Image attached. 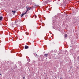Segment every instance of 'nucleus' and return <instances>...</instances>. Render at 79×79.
Wrapping results in <instances>:
<instances>
[{
    "label": "nucleus",
    "instance_id": "nucleus-1",
    "mask_svg": "<svg viewBox=\"0 0 79 79\" xmlns=\"http://www.w3.org/2000/svg\"><path fill=\"white\" fill-rule=\"evenodd\" d=\"M15 24L18 27L19 26H20V23L18 22V21H15Z\"/></svg>",
    "mask_w": 79,
    "mask_h": 79
},
{
    "label": "nucleus",
    "instance_id": "nucleus-2",
    "mask_svg": "<svg viewBox=\"0 0 79 79\" xmlns=\"http://www.w3.org/2000/svg\"><path fill=\"white\" fill-rule=\"evenodd\" d=\"M26 8H27V10L26 12H25V13H27V11H29V10H30L31 9V8H29V7H26Z\"/></svg>",
    "mask_w": 79,
    "mask_h": 79
},
{
    "label": "nucleus",
    "instance_id": "nucleus-3",
    "mask_svg": "<svg viewBox=\"0 0 79 79\" xmlns=\"http://www.w3.org/2000/svg\"><path fill=\"white\" fill-rule=\"evenodd\" d=\"M48 54H44V57H45V58H47V56H48Z\"/></svg>",
    "mask_w": 79,
    "mask_h": 79
},
{
    "label": "nucleus",
    "instance_id": "nucleus-4",
    "mask_svg": "<svg viewBox=\"0 0 79 79\" xmlns=\"http://www.w3.org/2000/svg\"><path fill=\"white\" fill-rule=\"evenodd\" d=\"M26 12H25V13H23L21 15V18H22L24 15H26Z\"/></svg>",
    "mask_w": 79,
    "mask_h": 79
},
{
    "label": "nucleus",
    "instance_id": "nucleus-5",
    "mask_svg": "<svg viewBox=\"0 0 79 79\" xmlns=\"http://www.w3.org/2000/svg\"><path fill=\"white\" fill-rule=\"evenodd\" d=\"M25 49H27V48H29V46L27 45L25 46Z\"/></svg>",
    "mask_w": 79,
    "mask_h": 79
},
{
    "label": "nucleus",
    "instance_id": "nucleus-6",
    "mask_svg": "<svg viewBox=\"0 0 79 79\" xmlns=\"http://www.w3.org/2000/svg\"><path fill=\"white\" fill-rule=\"evenodd\" d=\"M2 19H3V17L1 16L0 17V21H2Z\"/></svg>",
    "mask_w": 79,
    "mask_h": 79
},
{
    "label": "nucleus",
    "instance_id": "nucleus-7",
    "mask_svg": "<svg viewBox=\"0 0 79 79\" xmlns=\"http://www.w3.org/2000/svg\"><path fill=\"white\" fill-rule=\"evenodd\" d=\"M53 23H56V20H53Z\"/></svg>",
    "mask_w": 79,
    "mask_h": 79
},
{
    "label": "nucleus",
    "instance_id": "nucleus-8",
    "mask_svg": "<svg viewBox=\"0 0 79 79\" xmlns=\"http://www.w3.org/2000/svg\"><path fill=\"white\" fill-rule=\"evenodd\" d=\"M48 3V2H47V1H45V2H44V4H45L46 5V4H47Z\"/></svg>",
    "mask_w": 79,
    "mask_h": 79
},
{
    "label": "nucleus",
    "instance_id": "nucleus-9",
    "mask_svg": "<svg viewBox=\"0 0 79 79\" xmlns=\"http://www.w3.org/2000/svg\"><path fill=\"white\" fill-rule=\"evenodd\" d=\"M12 12H13V14H15V13H16V11H12Z\"/></svg>",
    "mask_w": 79,
    "mask_h": 79
},
{
    "label": "nucleus",
    "instance_id": "nucleus-10",
    "mask_svg": "<svg viewBox=\"0 0 79 79\" xmlns=\"http://www.w3.org/2000/svg\"><path fill=\"white\" fill-rule=\"evenodd\" d=\"M42 56H43V55H41V56H40V57H41V58H43V59H44V57H42Z\"/></svg>",
    "mask_w": 79,
    "mask_h": 79
},
{
    "label": "nucleus",
    "instance_id": "nucleus-11",
    "mask_svg": "<svg viewBox=\"0 0 79 79\" xmlns=\"http://www.w3.org/2000/svg\"><path fill=\"white\" fill-rule=\"evenodd\" d=\"M27 35H29V33L27 32H26L25 33Z\"/></svg>",
    "mask_w": 79,
    "mask_h": 79
},
{
    "label": "nucleus",
    "instance_id": "nucleus-12",
    "mask_svg": "<svg viewBox=\"0 0 79 79\" xmlns=\"http://www.w3.org/2000/svg\"><path fill=\"white\" fill-rule=\"evenodd\" d=\"M19 64H20V66H21V65H22V64H21V62H19Z\"/></svg>",
    "mask_w": 79,
    "mask_h": 79
},
{
    "label": "nucleus",
    "instance_id": "nucleus-13",
    "mask_svg": "<svg viewBox=\"0 0 79 79\" xmlns=\"http://www.w3.org/2000/svg\"><path fill=\"white\" fill-rule=\"evenodd\" d=\"M68 36V35H67V34H65L64 35V36L65 37H67Z\"/></svg>",
    "mask_w": 79,
    "mask_h": 79
},
{
    "label": "nucleus",
    "instance_id": "nucleus-14",
    "mask_svg": "<svg viewBox=\"0 0 79 79\" xmlns=\"http://www.w3.org/2000/svg\"><path fill=\"white\" fill-rule=\"evenodd\" d=\"M17 67V66H16V65H15V67H14V69H16V68Z\"/></svg>",
    "mask_w": 79,
    "mask_h": 79
},
{
    "label": "nucleus",
    "instance_id": "nucleus-15",
    "mask_svg": "<svg viewBox=\"0 0 79 79\" xmlns=\"http://www.w3.org/2000/svg\"><path fill=\"white\" fill-rule=\"evenodd\" d=\"M35 6H39L38 5H35Z\"/></svg>",
    "mask_w": 79,
    "mask_h": 79
},
{
    "label": "nucleus",
    "instance_id": "nucleus-16",
    "mask_svg": "<svg viewBox=\"0 0 79 79\" xmlns=\"http://www.w3.org/2000/svg\"><path fill=\"white\" fill-rule=\"evenodd\" d=\"M25 77H23V79H25Z\"/></svg>",
    "mask_w": 79,
    "mask_h": 79
},
{
    "label": "nucleus",
    "instance_id": "nucleus-17",
    "mask_svg": "<svg viewBox=\"0 0 79 79\" xmlns=\"http://www.w3.org/2000/svg\"><path fill=\"white\" fill-rule=\"evenodd\" d=\"M35 18H37V16L35 15Z\"/></svg>",
    "mask_w": 79,
    "mask_h": 79
},
{
    "label": "nucleus",
    "instance_id": "nucleus-18",
    "mask_svg": "<svg viewBox=\"0 0 79 79\" xmlns=\"http://www.w3.org/2000/svg\"><path fill=\"white\" fill-rule=\"evenodd\" d=\"M60 79H63V78L62 77H60Z\"/></svg>",
    "mask_w": 79,
    "mask_h": 79
},
{
    "label": "nucleus",
    "instance_id": "nucleus-19",
    "mask_svg": "<svg viewBox=\"0 0 79 79\" xmlns=\"http://www.w3.org/2000/svg\"><path fill=\"white\" fill-rule=\"evenodd\" d=\"M46 60L47 61V58H46Z\"/></svg>",
    "mask_w": 79,
    "mask_h": 79
},
{
    "label": "nucleus",
    "instance_id": "nucleus-20",
    "mask_svg": "<svg viewBox=\"0 0 79 79\" xmlns=\"http://www.w3.org/2000/svg\"><path fill=\"white\" fill-rule=\"evenodd\" d=\"M19 22H21V20H19Z\"/></svg>",
    "mask_w": 79,
    "mask_h": 79
},
{
    "label": "nucleus",
    "instance_id": "nucleus-21",
    "mask_svg": "<svg viewBox=\"0 0 79 79\" xmlns=\"http://www.w3.org/2000/svg\"><path fill=\"white\" fill-rule=\"evenodd\" d=\"M36 56H37V54H36Z\"/></svg>",
    "mask_w": 79,
    "mask_h": 79
},
{
    "label": "nucleus",
    "instance_id": "nucleus-22",
    "mask_svg": "<svg viewBox=\"0 0 79 79\" xmlns=\"http://www.w3.org/2000/svg\"><path fill=\"white\" fill-rule=\"evenodd\" d=\"M0 75H2V74L0 73Z\"/></svg>",
    "mask_w": 79,
    "mask_h": 79
},
{
    "label": "nucleus",
    "instance_id": "nucleus-23",
    "mask_svg": "<svg viewBox=\"0 0 79 79\" xmlns=\"http://www.w3.org/2000/svg\"><path fill=\"white\" fill-rule=\"evenodd\" d=\"M33 42H34V41H33Z\"/></svg>",
    "mask_w": 79,
    "mask_h": 79
},
{
    "label": "nucleus",
    "instance_id": "nucleus-24",
    "mask_svg": "<svg viewBox=\"0 0 79 79\" xmlns=\"http://www.w3.org/2000/svg\"><path fill=\"white\" fill-rule=\"evenodd\" d=\"M78 59H79V56H78Z\"/></svg>",
    "mask_w": 79,
    "mask_h": 79
},
{
    "label": "nucleus",
    "instance_id": "nucleus-25",
    "mask_svg": "<svg viewBox=\"0 0 79 79\" xmlns=\"http://www.w3.org/2000/svg\"><path fill=\"white\" fill-rule=\"evenodd\" d=\"M55 59H56V58H55Z\"/></svg>",
    "mask_w": 79,
    "mask_h": 79
}]
</instances>
